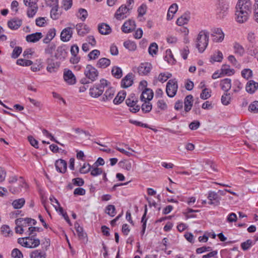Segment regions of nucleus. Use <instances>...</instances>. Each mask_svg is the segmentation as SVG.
Masks as SVG:
<instances>
[{
    "label": "nucleus",
    "mask_w": 258,
    "mask_h": 258,
    "mask_svg": "<svg viewBox=\"0 0 258 258\" xmlns=\"http://www.w3.org/2000/svg\"><path fill=\"white\" fill-rule=\"evenodd\" d=\"M251 3L249 0H239L236 7V21L242 23L247 21L250 12Z\"/></svg>",
    "instance_id": "nucleus-1"
},
{
    "label": "nucleus",
    "mask_w": 258,
    "mask_h": 258,
    "mask_svg": "<svg viewBox=\"0 0 258 258\" xmlns=\"http://www.w3.org/2000/svg\"><path fill=\"white\" fill-rule=\"evenodd\" d=\"M209 41V33L206 31H201L197 38V47L199 52H203L206 48Z\"/></svg>",
    "instance_id": "nucleus-2"
},
{
    "label": "nucleus",
    "mask_w": 258,
    "mask_h": 258,
    "mask_svg": "<svg viewBox=\"0 0 258 258\" xmlns=\"http://www.w3.org/2000/svg\"><path fill=\"white\" fill-rule=\"evenodd\" d=\"M107 86V81L104 79H101L99 83L96 84L90 89V95L94 98L98 97L103 93L105 87Z\"/></svg>",
    "instance_id": "nucleus-3"
},
{
    "label": "nucleus",
    "mask_w": 258,
    "mask_h": 258,
    "mask_svg": "<svg viewBox=\"0 0 258 258\" xmlns=\"http://www.w3.org/2000/svg\"><path fill=\"white\" fill-rule=\"evenodd\" d=\"M178 85L175 79L169 80L166 84V92L168 97H173L176 94Z\"/></svg>",
    "instance_id": "nucleus-4"
},
{
    "label": "nucleus",
    "mask_w": 258,
    "mask_h": 258,
    "mask_svg": "<svg viewBox=\"0 0 258 258\" xmlns=\"http://www.w3.org/2000/svg\"><path fill=\"white\" fill-rule=\"evenodd\" d=\"M98 74V71L90 64H88L84 71L85 76L91 82H94L97 79Z\"/></svg>",
    "instance_id": "nucleus-5"
},
{
    "label": "nucleus",
    "mask_w": 258,
    "mask_h": 258,
    "mask_svg": "<svg viewBox=\"0 0 258 258\" xmlns=\"http://www.w3.org/2000/svg\"><path fill=\"white\" fill-rule=\"evenodd\" d=\"M26 6L28 7L27 14L28 17L32 18L38 11V6L35 1L31 0H24Z\"/></svg>",
    "instance_id": "nucleus-6"
},
{
    "label": "nucleus",
    "mask_w": 258,
    "mask_h": 258,
    "mask_svg": "<svg viewBox=\"0 0 258 258\" xmlns=\"http://www.w3.org/2000/svg\"><path fill=\"white\" fill-rule=\"evenodd\" d=\"M75 27V25L71 24V26L63 29L60 34V39L63 42L69 41L72 37L73 29Z\"/></svg>",
    "instance_id": "nucleus-7"
},
{
    "label": "nucleus",
    "mask_w": 258,
    "mask_h": 258,
    "mask_svg": "<svg viewBox=\"0 0 258 258\" xmlns=\"http://www.w3.org/2000/svg\"><path fill=\"white\" fill-rule=\"evenodd\" d=\"M228 10V5L227 4L224 3L219 4L216 10L218 18L222 19L227 14Z\"/></svg>",
    "instance_id": "nucleus-8"
},
{
    "label": "nucleus",
    "mask_w": 258,
    "mask_h": 258,
    "mask_svg": "<svg viewBox=\"0 0 258 258\" xmlns=\"http://www.w3.org/2000/svg\"><path fill=\"white\" fill-rule=\"evenodd\" d=\"M212 37L213 41L220 42L224 38V34L221 29L215 28L212 31Z\"/></svg>",
    "instance_id": "nucleus-9"
},
{
    "label": "nucleus",
    "mask_w": 258,
    "mask_h": 258,
    "mask_svg": "<svg viewBox=\"0 0 258 258\" xmlns=\"http://www.w3.org/2000/svg\"><path fill=\"white\" fill-rule=\"evenodd\" d=\"M152 68V64L150 63H142L138 68L139 75L144 76L148 75Z\"/></svg>",
    "instance_id": "nucleus-10"
},
{
    "label": "nucleus",
    "mask_w": 258,
    "mask_h": 258,
    "mask_svg": "<svg viewBox=\"0 0 258 258\" xmlns=\"http://www.w3.org/2000/svg\"><path fill=\"white\" fill-rule=\"evenodd\" d=\"M63 79L69 85H74L76 82V77L70 70H64L63 73Z\"/></svg>",
    "instance_id": "nucleus-11"
},
{
    "label": "nucleus",
    "mask_w": 258,
    "mask_h": 258,
    "mask_svg": "<svg viewBox=\"0 0 258 258\" xmlns=\"http://www.w3.org/2000/svg\"><path fill=\"white\" fill-rule=\"evenodd\" d=\"M47 66L46 67L47 71L49 73L56 72L60 66V62H54L52 59L48 58L47 59Z\"/></svg>",
    "instance_id": "nucleus-12"
},
{
    "label": "nucleus",
    "mask_w": 258,
    "mask_h": 258,
    "mask_svg": "<svg viewBox=\"0 0 258 258\" xmlns=\"http://www.w3.org/2000/svg\"><path fill=\"white\" fill-rule=\"evenodd\" d=\"M77 31L78 35L83 36L86 34L88 33L90 31L89 27L84 23H79L75 25V27Z\"/></svg>",
    "instance_id": "nucleus-13"
},
{
    "label": "nucleus",
    "mask_w": 258,
    "mask_h": 258,
    "mask_svg": "<svg viewBox=\"0 0 258 258\" xmlns=\"http://www.w3.org/2000/svg\"><path fill=\"white\" fill-rule=\"evenodd\" d=\"M129 11V9L126 6L122 5L116 11L115 14V17L118 20L123 19L126 17L125 14Z\"/></svg>",
    "instance_id": "nucleus-14"
},
{
    "label": "nucleus",
    "mask_w": 258,
    "mask_h": 258,
    "mask_svg": "<svg viewBox=\"0 0 258 258\" xmlns=\"http://www.w3.org/2000/svg\"><path fill=\"white\" fill-rule=\"evenodd\" d=\"M154 93L151 89H145L142 91V93L140 96V99L143 101H151L153 97Z\"/></svg>",
    "instance_id": "nucleus-15"
},
{
    "label": "nucleus",
    "mask_w": 258,
    "mask_h": 258,
    "mask_svg": "<svg viewBox=\"0 0 258 258\" xmlns=\"http://www.w3.org/2000/svg\"><path fill=\"white\" fill-rule=\"evenodd\" d=\"M22 24L21 19L13 18L8 22V26L11 30H17Z\"/></svg>",
    "instance_id": "nucleus-16"
},
{
    "label": "nucleus",
    "mask_w": 258,
    "mask_h": 258,
    "mask_svg": "<svg viewBox=\"0 0 258 258\" xmlns=\"http://www.w3.org/2000/svg\"><path fill=\"white\" fill-rule=\"evenodd\" d=\"M55 166L56 170L61 173H64L67 171V162L62 159H58L55 161Z\"/></svg>",
    "instance_id": "nucleus-17"
},
{
    "label": "nucleus",
    "mask_w": 258,
    "mask_h": 258,
    "mask_svg": "<svg viewBox=\"0 0 258 258\" xmlns=\"http://www.w3.org/2000/svg\"><path fill=\"white\" fill-rule=\"evenodd\" d=\"M208 199L209 200L208 202L210 205H214L217 206L220 203V198L217 193L214 191H210L209 193Z\"/></svg>",
    "instance_id": "nucleus-18"
},
{
    "label": "nucleus",
    "mask_w": 258,
    "mask_h": 258,
    "mask_svg": "<svg viewBox=\"0 0 258 258\" xmlns=\"http://www.w3.org/2000/svg\"><path fill=\"white\" fill-rule=\"evenodd\" d=\"M258 89V83L253 80L249 81L245 86L246 92L250 94H253Z\"/></svg>",
    "instance_id": "nucleus-19"
},
{
    "label": "nucleus",
    "mask_w": 258,
    "mask_h": 258,
    "mask_svg": "<svg viewBox=\"0 0 258 258\" xmlns=\"http://www.w3.org/2000/svg\"><path fill=\"white\" fill-rule=\"evenodd\" d=\"M114 94V89L112 87H110L105 91L101 100L104 102L109 101L113 98Z\"/></svg>",
    "instance_id": "nucleus-20"
},
{
    "label": "nucleus",
    "mask_w": 258,
    "mask_h": 258,
    "mask_svg": "<svg viewBox=\"0 0 258 258\" xmlns=\"http://www.w3.org/2000/svg\"><path fill=\"white\" fill-rule=\"evenodd\" d=\"M42 36V34L41 32H36L27 35L26 37V40L28 42L35 43L38 41Z\"/></svg>",
    "instance_id": "nucleus-21"
},
{
    "label": "nucleus",
    "mask_w": 258,
    "mask_h": 258,
    "mask_svg": "<svg viewBox=\"0 0 258 258\" xmlns=\"http://www.w3.org/2000/svg\"><path fill=\"white\" fill-rule=\"evenodd\" d=\"M56 35V30L52 28L49 30L46 36L43 40V42L45 44L50 43V42L53 39Z\"/></svg>",
    "instance_id": "nucleus-22"
},
{
    "label": "nucleus",
    "mask_w": 258,
    "mask_h": 258,
    "mask_svg": "<svg viewBox=\"0 0 258 258\" xmlns=\"http://www.w3.org/2000/svg\"><path fill=\"white\" fill-rule=\"evenodd\" d=\"M98 29L99 33L102 35H107L110 34L111 32V29L110 26L105 23L99 24L98 27Z\"/></svg>",
    "instance_id": "nucleus-23"
},
{
    "label": "nucleus",
    "mask_w": 258,
    "mask_h": 258,
    "mask_svg": "<svg viewBox=\"0 0 258 258\" xmlns=\"http://www.w3.org/2000/svg\"><path fill=\"white\" fill-rule=\"evenodd\" d=\"M190 19L189 13H185L178 18L176 23L179 26H182L188 23Z\"/></svg>",
    "instance_id": "nucleus-24"
},
{
    "label": "nucleus",
    "mask_w": 258,
    "mask_h": 258,
    "mask_svg": "<svg viewBox=\"0 0 258 258\" xmlns=\"http://www.w3.org/2000/svg\"><path fill=\"white\" fill-rule=\"evenodd\" d=\"M220 86L223 91L227 93V92L230 89L231 87V79L226 78L225 79L222 80L220 82Z\"/></svg>",
    "instance_id": "nucleus-25"
},
{
    "label": "nucleus",
    "mask_w": 258,
    "mask_h": 258,
    "mask_svg": "<svg viewBox=\"0 0 258 258\" xmlns=\"http://www.w3.org/2000/svg\"><path fill=\"white\" fill-rule=\"evenodd\" d=\"M192 98L193 97L191 95H187L184 99V111L185 112L189 111L192 106Z\"/></svg>",
    "instance_id": "nucleus-26"
},
{
    "label": "nucleus",
    "mask_w": 258,
    "mask_h": 258,
    "mask_svg": "<svg viewBox=\"0 0 258 258\" xmlns=\"http://www.w3.org/2000/svg\"><path fill=\"white\" fill-rule=\"evenodd\" d=\"M67 56V52L63 47L59 46L57 48L55 57L57 59H64Z\"/></svg>",
    "instance_id": "nucleus-27"
},
{
    "label": "nucleus",
    "mask_w": 258,
    "mask_h": 258,
    "mask_svg": "<svg viewBox=\"0 0 258 258\" xmlns=\"http://www.w3.org/2000/svg\"><path fill=\"white\" fill-rule=\"evenodd\" d=\"M110 60L108 58L103 57L100 58L97 62L96 67L99 68H106L110 64Z\"/></svg>",
    "instance_id": "nucleus-28"
},
{
    "label": "nucleus",
    "mask_w": 258,
    "mask_h": 258,
    "mask_svg": "<svg viewBox=\"0 0 258 258\" xmlns=\"http://www.w3.org/2000/svg\"><path fill=\"white\" fill-rule=\"evenodd\" d=\"M126 94V92L125 91L122 90L119 91L113 99V102L114 104H119L121 103L124 100Z\"/></svg>",
    "instance_id": "nucleus-29"
},
{
    "label": "nucleus",
    "mask_w": 258,
    "mask_h": 258,
    "mask_svg": "<svg viewBox=\"0 0 258 258\" xmlns=\"http://www.w3.org/2000/svg\"><path fill=\"white\" fill-rule=\"evenodd\" d=\"M24 220L23 218H18L15 220V224L17 226L15 228V232L17 233L22 234L24 232L23 226H24V223H23Z\"/></svg>",
    "instance_id": "nucleus-30"
},
{
    "label": "nucleus",
    "mask_w": 258,
    "mask_h": 258,
    "mask_svg": "<svg viewBox=\"0 0 258 258\" xmlns=\"http://www.w3.org/2000/svg\"><path fill=\"white\" fill-rule=\"evenodd\" d=\"M178 10V6L176 4H172L169 8L167 15V19L168 20H170L173 19L174 14L177 12Z\"/></svg>",
    "instance_id": "nucleus-31"
},
{
    "label": "nucleus",
    "mask_w": 258,
    "mask_h": 258,
    "mask_svg": "<svg viewBox=\"0 0 258 258\" xmlns=\"http://www.w3.org/2000/svg\"><path fill=\"white\" fill-rule=\"evenodd\" d=\"M75 228L80 239L84 240L86 238V234L84 232L83 228L77 222L75 224Z\"/></svg>",
    "instance_id": "nucleus-32"
},
{
    "label": "nucleus",
    "mask_w": 258,
    "mask_h": 258,
    "mask_svg": "<svg viewBox=\"0 0 258 258\" xmlns=\"http://www.w3.org/2000/svg\"><path fill=\"white\" fill-rule=\"evenodd\" d=\"M223 54L220 51L215 52L210 58V62L214 63L215 62H221L223 59Z\"/></svg>",
    "instance_id": "nucleus-33"
},
{
    "label": "nucleus",
    "mask_w": 258,
    "mask_h": 258,
    "mask_svg": "<svg viewBox=\"0 0 258 258\" xmlns=\"http://www.w3.org/2000/svg\"><path fill=\"white\" fill-rule=\"evenodd\" d=\"M34 237H26V240H28L30 248L37 247L40 244V240L38 238H34Z\"/></svg>",
    "instance_id": "nucleus-34"
},
{
    "label": "nucleus",
    "mask_w": 258,
    "mask_h": 258,
    "mask_svg": "<svg viewBox=\"0 0 258 258\" xmlns=\"http://www.w3.org/2000/svg\"><path fill=\"white\" fill-rule=\"evenodd\" d=\"M111 74L116 79H120L122 76V71L120 68L114 66L111 69Z\"/></svg>",
    "instance_id": "nucleus-35"
},
{
    "label": "nucleus",
    "mask_w": 258,
    "mask_h": 258,
    "mask_svg": "<svg viewBox=\"0 0 258 258\" xmlns=\"http://www.w3.org/2000/svg\"><path fill=\"white\" fill-rule=\"evenodd\" d=\"M171 77L172 74L170 73H161L156 78V79L161 83H164Z\"/></svg>",
    "instance_id": "nucleus-36"
},
{
    "label": "nucleus",
    "mask_w": 258,
    "mask_h": 258,
    "mask_svg": "<svg viewBox=\"0 0 258 258\" xmlns=\"http://www.w3.org/2000/svg\"><path fill=\"white\" fill-rule=\"evenodd\" d=\"M30 258H45L46 253L40 250H35L30 254Z\"/></svg>",
    "instance_id": "nucleus-37"
},
{
    "label": "nucleus",
    "mask_w": 258,
    "mask_h": 258,
    "mask_svg": "<svg viewBox=\"0 0 258 258\" xmlns=\"http://www.w3.org/2000/svg\"><path fill=\"white\" fill-rule=\"evenodd\" d=\"M25 203V199L24 198H21L14 200L12 203V206L15 209H19L24 206Z\"/></svg>",
    "instance_id": "nucleus-38"
},
{
    "label": "nucleus",
    "mask_w": 258,
    "mask_h": 258,
    "mask_svg": "<svg viewBox=\"0 0 258 258\" xmlns=\"http://www.w3.org/2000/svg\"><path fill=\"white\" fill-rule=\"evenodd\" d=\"M144 103L142 105V110L143 112L146 113L149 112L152 108V105L150 101H143Z\"/></svg>",
    "instance_id": "nucleus-39"
},
{
    "label": "nucleus",
    "mask_w": 258,
    "mask_h": 258,
    "mask_svg": "<svg viewBox=\"0 0 258 258\" xmlns=\"http://www.w3.org/2000/svg\"><path fill=\"white\" fill-rule=\"evenodd\" d=\"M47 44L44 49V53L46 54H52L56 48V45L54 43Z\"/></svg>",
    "instance_id": "nucleus-40"
},
{
    "label": "nucleus",
    "mask_w": 258,
    "mask_h": 258,
    "mask_svg": "<svg viewBox=\"0 0 258 258\" xmlns=\"http://www.w3.org/2000/svg\"><path fill=\"white\" fill-rule=\"evenodd\" d=\"M222 74L223 75H227L229 76L233 75L234 73V70L231 69L229 66L226 65H223L221 69Z\"/></svg>",
    "instance_id": "nucleus-41"
},
{
    "label": "nucleus",
    "mask_w": 258,
    "mask_h": 258,
    "mask_svg": "<svg viewBox=\"0 0 258 258\" xmlns=\"http://www.w3.org/2000/svg\"><path fill=\"white\" fill-rule=\"evenodd\" d=\"M91 172V175L93 176H96L101 174L103 173V170L101 168H98L94 165H92Z\"/></svg>",
    "instance_id": "nucleus-42"
},
{
    "label": "nucleus",
    "mask_w": 258,
    "mask_h": 258,
    "mask_svg": "<svg viewBox=\"0 0 258 258\" xmlns=\"http://www.w3.org/2000/svg\"><path fill=\"white\" fill-rule=\"evenodd\" d=\"M235 53L238 54L239 55H242L244 53V49L240 44L238 43H235L233 46Z\"/></svg>",
    "instance_id": "nucleus-43"
},
{
    "label": "nucleus",
    "mask_w": 258,
    "mask_h": 258,
    "mask_svg": "<svg viewBox=\"0 0 258 258\" xmlns=\"http://www.w3.org/2000/svg\"><path fill=\"white\" fill-rule=\"evenodd\" d=\"M158 45L155 42L151 43L148 48V51L150 55L154 56L158 51Z\"/></svg>",
    "instance_id": "nucleus-44"
},
{
    "label": "nucleus",
    "mask_w": 258,
    "mask_h": 258,
    "mask_svg": "<svg viewBox=\"0 0 258 258\" xmlns=\"http://www.w3.org/2000/svg\"><path fill=\"white\" fill-rule=\"evenodd\" d=\"M241 76L246 80H248L252 76V71L249 69H244L241 71Z\"/></svg>",
    "instance_id": "nucleus-45"
},
{
    "label": "nucleus",
    "mask_w": 258,
    "mask_h": 258,
    "mask_svg": "<svg viewBox=\"0 0 258 258\" xmlns=\"http://www.w3.org/2000/svg\"><path fill=\"white\" fill-rule=\"evenodd\" d=\"M166 55L165 56V60L167 61L169 63H173L175 61L173 58V55L170 49H167L166 51Z\"/></svg>",
    "instance_id": "nucleus-46"
},
{
    "label": "nucleus",
    "mask_w": 258,
    "mask_h": 258,
    "mask_svg": "<svg viewBox=\"0 0 258 258\" xmlns=\"http://www.w3.org/2000/svg\"><path fill=\"white\" fill-rule=\"evenodd\" d=\"M230 94L226 92L221 97L222 103L223 105H227L230 103Z\"/></svg>",
    "instance_id": "nucleus-47"
},
{
    "label": "nucleus",
    "mask_w": 258,
    "mask_h": 258,
    "mask_svg": "<svg viewBox=\"0 0 258 258\" xmlns=\"http://www.w3.org/2000/svg\"><path fill=\"white\" fill-rule=\"evenodd\" d=\"M242 88V85L238 80H235L233 83V91L236 93L239 92Z\"/></svg>",
    "instance_id": "nucleus-48"
},
{
    "label": "nucleus",
    "mask_w": 258,
    "mask_h": 258,
    "mask_svg": "<svg viewBox=\"0 0 258 258\" xmlns=\"http://www.w3.org/2000/svg\"><path fill=\"white\" fill-rule=\"evenodd\" d=\"M115 208L114 206L110 205H108L105 210V213L111 217L114 216L115 214Z\"/></svg>",
    "instance_id": "nucleus-49"
},
{
    "label": "nucleus",
    "mask_w": 258,
    "mask_h": 258,
    "mask_svg": "<svg viewBox=\"0 0 258 258\" xmlns=\"http://www.w3.org/2000/svg\"><path fill=\"white\" fill-rule=\"evenodd\" d=\"M100 52L99 50L94 49L91 51L88 55V57L90 59H96L100 55Z\"/></svg>",
    "instance_id": "nucleus-50"
},
{
    "label": "nucleus",
    "mask_w": 258,
    "mask_h": 258,
    "mask_svg": "<svg viewBox=\"0 0 258 258\" xmlns=\"http://www.w3.org/2000/svg\"><path fill=\"white\" fill-rule=\"evenodd\" d=\"M138 101L133 100L132 102H130V112L136 113L138 112L140 109V106L139 105H136V103Z\"/></svg>",
    "instance_id": "nucleus-51"
},
{
    "label": "nucleus",
    "mask_w": 258,
    "mask_h": 258,
    "mask_svg": "<svg viewBox=\"0 0 258 258\" xmlns=\"http://www.w3.org/2000/svg\"><path fill=\"white\" fill-rule=\"evenodd\" d=\"M1 229V232L6 237L8 236L12 232L10 227L7 225H3Z\"/></svg>",
    "instance_id": "nucleus-52"
},
{
    "label": "nucleus",
    "mask_w": 258,
    "mask_h": 258,
    "mask_svg": "<svg viewBox=\"0 0 258 258\" xmlns=\"http://www.w3.org/2000/svg\"><path fill=\"white\" fill-rule=\"evenodd\" d=\"M11 256L13 258H23V254L18 248H14L11 252Z\"/></svg>",
    "instance_id": "nucleus-53"
},
{
    "label": "nucleus",
    "mask_w": 258,
    "mask_h": 258,
    "mask_svg": "<svg viewBox=\"0 0 258 258\" xmlns=\"http://www.w3.org/2000/svg\"><path fill=\"white\" fill-rule=\"evenodd\" d=\"M78 17L83 21H85L88 16V13L85 9H80L79 10Z\"/></svg>",
    "instance_id": "nucleus-54"
},
{
    "label": "nucleus",
    "mask_w": 258,
    "mask_h": 258,
    "mask_svg": "<svg viewBox=\"0 0 258 258\" xmlns=\"http://www.w3.org/2000/svg\"><path fill=\"white\" fill-rule=\"evenodd\" d=\"M58 9V6L57 7L51 8V10L50 11V16L53 20H56L59 18V15L57 13Z\"/></svg>",
    "instance_id": "nucleus-55"
},
{
    "label": "nucleus",
    "mask_w": 258,
    "mask_h": 258,
    "mask_svg": "<svg viewBox=\"0 0 258 258\" xmlns=\"http://www.w3.org/2000/svg\"><path fill=\"white\" fill-rule=\"evenodd\" d=\"M92 166L89 163H84L83 166L80 169V172L82 174H86L90 172Z\"/></svg>",
    "instance_id": "nucleus-56"
},
{
    "label": "nucleus",
    "mask_w": 258,
    "mask_h": 258,
    "mask_svg": "<svg viewBox=\"0 0 258 258\" xmlns=\"http://www.w3.org/2000/svg\"><path fill=\"white\" fill-rule=\"evenodd\" d=\"M17 63L22 66H30L32 64L33 61L30 60L19 59L17 61Z\"/></svg>",
    "instance_id": "nucleus-57"
},
{
    "label": "nucleus",
    "mask_w": 258,
    "mask_h": 258,
    "mask_svg": "<svg viewBox=\"0 0 258 258\" xmlns=\"http://www.w3.org/2000/svg\"><path fill=\"white\" fill-rule=\"evenodd\" d=\"M22 51V48L21 47L17 46L15 47L12 53V57L14 58H16L18 57L20 54L21 53Z\"/></svg>",
    "instance_id": "nucleus-58"
},
{
    "label": "nucleus",
    "mask_w": 258,
    "mask_h": 258,
    "mask_svg": "<svg viewBox=\"0 0 258 258\" xmlns=\"http://www.w3.org/2000/svg\"><path fill=\"white\" fill-rule=\"evenodd\" d=\"M252 245V240L248 239L246 241L241 243V247L243 250H248Z\"/></svg>",
    "instance_id": "nucleus-59"
},
{
    "label": "nucleus",
    "mask_w": 258,
    "mask_h": 258,
    "mask_svg": "<svg viewBox=\"0 0 258 258\" xmlns=\"http://www.w3.org/2000/svg\"><path fill=\"white\" fill-rule=\"evenodd\" d=\"M41 228L37 227H30L28 228V234L29 235H31L32 237H35L36 235V234L35 233V231L40 232L41 231Z\"/></svg>",
    "instance_id": "nucleus-60"
},
{
    "label": "nucleus",
    "mask_w": 258,
    "mask_h": 258,
    "mask_svg": "<svg viewBox=\"0 0 258 258\" xmlns=\"http://www.w3.org/2000/svg\"><path fill=\"white\" fill-rule=\"evenodd\" d=\"M62 7L66 11L69 10L72 6L73 1L72 0H62Z\"/></svg>",
    "instance_id": "nucleus-61"
},
{
    "label": "nucleus",
    "mask_w": 258,
    "mask_h": 258,
    "mask_svg": "<svg viewBox=\"0 0 258 258\" xmlns=\"http://www.w3.org/2000/svg\"><path fill=\"white\" fill-rule=\"evenodd\" d=\"M121 87L123 88H127L129 87V74H127L121 81Z\"/></svg>",
    "instance_id": "nucleus-62"
},
{
    "label": "nucleus",
    "mask_w": 258,
    "mask_h": 258,
    "mask_svg": "<svg viewBox=\"0 0 258 258\" xmlns=\"http://www.w3.org/2000/svg\"><path fill=\"white\" fill-rule=\"evenodd\" d=\"M147 7L145 4H143L138 9L139 16H143L146 13Z\"/></svg>",
    "instance_id": "nucleus-63"
},
{
    "label": "nucleus",
    "mask_w": 258,
    "mask_h": 258,
    "mask_svg": "<svg viewBox=\"0 0 258 258\" xmlns=\"http://www.w3.org/2000/svg\"><path fill=\"white\" fill-rule=\"evenodd\" d=\"M249 110L254 113L258 112V101H254L251 103L248 107Z\"/></svg>",
    "instance_id": "nucleus-64"
}]
</instances>
